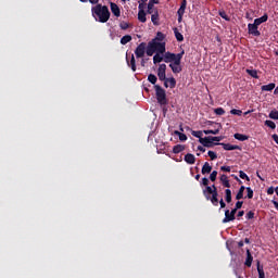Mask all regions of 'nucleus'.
Instances as JSON below:
<instances>
[{"mask_svg": "<svg viewBox=\"0 0 278 278\" xmlns=\"http://www.w3.org/2000/svg\"><path fill=\"white\" fill-rule=\"evenodd\" d=\"M265 125H266V127H269L270 129L277 128V124H275V122H273L270 119L265 121Z\"/></svg>", "mask_w": 278, "mask_h": 278, "instance_id": "obj_41", "label": "nucleus"}, {"mask_svg": "<svg viewBox=\"0 0 278 278\" xmlns=\"http://www.w3.org/2000/svg\"><path fill=\"white\" fill-rule=\"evenodd\" d=\"M127 60V64H128V66H130V68H131V71L134 72V73H136V56H134V54H131V59H130V61L128 60V59H126Z\"/></svg>", "mask_w": 278, "mask_h": 278, "instance_id": "obj_21", "label": "nucleus"}, {"mask_svg": "<svg viewBox=\"0 0 278 278\" xmlns=\"http://www.w3.org/2000/svg\"><path fill=\"white\" fill-rule=\"evenodd\" d=\"M148 81H150V84L155 86V84H157V76H155V74L148 75Z\"/></svg>", "mask_w": 278, "mask_h": 278, "instance_id": "obj_37", "label": "nucleus"}, {"mask_svg": "<svg viewBox=\"0 0 278 278\" xmlns=\"http://www.w3.org/2000/svg\"><path fill=\"white\" fill-rule=\"evenodd\" d=\"M267 194H275V188L274 187H269L267 189Z\"/></svg>", "mask_w": 278, "mask_h": 278, "instance_id": "obj_58", "label": "nucleus"}, {"mask_svg": "<svg viewBox=\"0 0 278 278\" xmlns=\"http://www.w3.org/2000/svg\"><path fill=\"white\" fill-rule=\"evenodd\" d=\"M198 151H201V153H205V148H203L202 146H199Z\"/></svg>", "mask_w": 278, "mask_h": 278, "instance_id": "obj_63", "label": "nucleus"}, {"mask_svg": "<svg viewBox=\"0 0 278 278\" xmlns=\"http://www.w3.org/2000/svg\"><path fill=\"white\" fill-rule=\"evenodd\" d=\"M261 89L263 90V92H270V91L275 90V83H270L268 85H263L261 87Z\"/></svg>", "mask_w": 278, "mask_h": 278, "instance_id": "obj_25", "label": "nucleus"}, {"mask_svg": "<svg viewBox=\"0 0 278 278\" xmlns=\"http://www.w3.org/2000/svg\"><path fill=\"white\" fill-rule=\"evenodd\" d=\"M219 16L224 18V21H229V15L225 11L219 12Z\"/></svg>", "mask_w": 278, "mask_h": 278, "instance_id": "obj_52", "label": "nucleus"}, {"mask_svg": "<svg viewBox=\"0 0 278 278\" xmlns=\"http://www.w3.org/2000/svg\"><path fill=\"white\" fill-rule=\"evenodd\" d=\"M157 77L160 81H164L166 79V64H160L157 68Z\"/></svg>", "mask_w": 278, "mask_h": 278, "instance_id": "obj_9", "label": "nucleus"}, {"mask_svg": "<svg viewBox=\"0 0 278 278\" xmlns=\"http://www.w3.org/2000/svg\"><path fill=\"white\" fill-rule=\"evenodd\" d=\"M257 271H258V278H266V276L264 274V268L258 266Z\"/></svg>", "mask_w": 278, "mask_h": 278, "instance_id": "obj_51", "label": "nucleus"}, {"mask_svg": "<svg viewBox=\"0 0 278 278\" xmlns=\"http://www.w3.org/2000/svg\"><path fill=\"white\" fill-rule=\"evenodd\" d=\"M271 203L274 204V206L276 207V210L278 211V202L273 200Z\"/></svg>", "mask_w": 278, "mask_h": 278, "instance_id": "obj_64", "label": "nucleus"}, {"mask_svg": "<svg viewBox=\"0 0 278 278\" xmlns=\"http://www.w3.org/2000/svg\"><path fill=\"white\" fill-rule=\"evenodd\" d=\"M164 81V86L166 88H175V86H177V80L175 79V77H170V78H165Z\"/></svg>", "mask_w": 278, "mask_h": 278, "instance_id": "obj_13", "label": "nucleus"}, {"mask_svg": "<svg viewBox=\"0 0 278 278\" xmlns=\"http://www.w3.org/2000/svg\"><path fill=\"white\" fill-rule=\"evenodd\" d=\"M214 113L217 115V116H223L225 114V109L223 108H217L214 110Z\"/></svg>", "mask_w": 278, "mask_h": 278, "instance_id": "obj_45", "label": "nucleus"}, {"mask_svg": "<svg viewBox=\"0 0 278 278\" xmlns=\"http://www.w3.org/2000/svg\"><path fill=\"white\" fill-rule=\"evenodd\" d=\"M187 5H188V0H181L180 8L177 11L178 23H181V21H184V14H186Z\"/></svg>", "mask_w": 278, "mask_h": 278, "instance_id": "obj_6", "label": "nucleus"}, {"mask_svg": "<svg viewBox=\"0 0 278 278\" xmlns=\"http://www.w3.org/2000/svg\"><path fill=\"white\" fill-rule=\"evenodd\" d=\"M119 27H121V29H123V30L129 29V23H127V22H121V23H119Z\"/></svg>", "mask_w": 278, "mask_h": 278, "instance_id": "obj_50", "label": "nucleus"}, {"mask_svg": "<svg viewBox=\"0 0 278 278\" xmlns=\"http://www.w3.org/2000/svg\"><path fill=\"white\" fill-rule=\"evenodd\" d=\"M175 38L178 42H184V35L179 33V29L174 28Z\"/></svg>", "mask_w": 278, "mask_h": 278, "instance_id": "obj_32", "label": "nucleus"}, {"mask_svg": "<svg viewBox=\"0 0 278 278\" xmlns=\"http://www.w3.org/2000/svg\"><path fill=\"white\" fill-rule=\"evenodd\" d=\"M166 38V35H164L162 31L156 33V37L152 40H155V42H163V40Z\"/></svg>", "mask_w": 278, "mask_h": 278, "instance_id": "obj_34", "label": "nucleus"}, {"mask_svg": "<svg viewBox=\"0 0 278 278\" xmlns=\"http://www.w3.org/2000/svg\"><path fill=\"white\" fill-rule=\"evenodd\" d=\"M218 192V189L216 187H214V189H212V187H205V189H203V195L205 197L206 201H210V198L213 197V194H216Z\"/></svg>", "mask_w": 278, "mask_h": 278, "instance_id": "obj_7", "label": "nucleus"}, {"mask_svg": "<svg viewBox=\"0 0 278 278\" xmlns=\"http://www.w3.org/2000/svg\"><path fill=\"white\" fill-rule=\"evenodd\" d=\"M169 68H172V72L175 74H179L182 71L181 64L176 65L175 63H170Z\"/></svg>", "mask_w": 278, "mask_h": 278, "instance_id": "obj_23", "label": "nucleus"}, {"mask_svg": "<svg viewBox=\"0 0 278 278\" xmlns=\"http://www.w3.org/2000/svg\"><path fill=\"white\" fill-rule=\"evenodd\" d=\"M185 162H186L187 164H194V162H197V157H195L194 154H192V153H187V154L185 155Z\"/></svg>", "mask_w": 278, "mask_h": 278, "instance_id": "obj_17", "label": "nucleus"}, {"mask_svg": "<svg viewBox=\"0 0 278 278\" xmlns=\"http://www.w3.org/2000/svg\"><path fill=\"white\" fill-rule=\"evenodd\" d=\"M237 212H238V208H232L231 211H230V215L231 216H236V214H237Z\"/></svg>", "mask_w": 278, "mask_h": 278, "instance_id": "obj_59", "label": "nucleus"}, {"mask_svg": "<svg viewBox=\"0 0 278 278\" xmlns=\"http://www.w3.org/2000/svg\"><path fill=\"white\" fill-rule=\"evenodd\" d=\"M257 24L253 23V24H248V33L251 36H256L260 37L262 36V33H260V30L257 29Z\"/></svg>", "mask_w": 278, "mask_h": 278, "instance_id": "obj_8", "label": "nucleus"}, {"mask_svg": "<svg viewBox=\"0 0 278 278\" xmlns=\"http://www.w3.org/2000/svg\"><path fill=\"white\" fill-rule=\"evenodd\" d=\"M245 190L248 192L245 199H253V189H251V187H247Z\"/></svg>", "mask_w": 278, "mask_h": 278, "instance_id": "obj_46", "label": "nucleus"}, {"mask_svg": "<svg viewBox=\"0 0 278 278\" xmlns=\"http://www.w3.org/2000/svg\"><path fill=\"white\" fill-rule=\"evenodd\" d=\"M128 42H131V35H125L121 38V45H127Z\"/></svg>", "mask_w": 278, "mask_h": 278, "instance_id": "obj_38", "label": "nucleus"}, {"mask_svg": "<svg viewBox=\"0 0 278 278\" xmlns=\"http://www.w3.org/2000/svg\"><path fill=\"white\" fill-rule=\"evenodd\" d=\"M242 216H244V211H239L237 217L242 218Z\"/></svg>", "mask_w": 278, "mask_h": 278, "instance_id": "obj_60", "label": "nucleus"}, {"mask_svg": "<svg viewBox=\"0 0 278 278\" xmlns=\"http://www.w3.org/2000/svg\"><path fill=\"white\" fill-rule=\"evenodd\" d=\"M185 54H186V51L184 50L178 54L174 53V56L172 58V64L179 66V64H181V60L184 59Z\"/></svg>", "mask_w": 278, "mask_h": 278, "instance_id": "obj_10", "label": "nucleus"}, {"mask_svg": "<svg viewBox=\"0 0 278 278\" xmlns=\"http://www.w3.org/2000/svg\"><path fill=\"white\" fill-rule=\"evenodd\" d=\"M210 173H212V165L205 162L202 166V175H210Z\"/></svg>", "mask_w": 278, "mask_h": 278, "instance_id": "obj_22", "label": "nucleus"}, {"mask_svg": "<svg viewBox=\"0 0 278 278\" xmlns=\"http://www.w3.org/2000/svg\"><path fill=\"white\" fill-rule=\"evenodd\" d=\"M216 177H218V172L213 170L210 175V180L211 181H216Z\"/></svg>", "mask_w": 278, "mask_h": 278, "instance_id": "obj_49", "label": "nucleus"}, {"mask_svg": "<svg viewBox=\"0 0 278 278\" xmlns=\"http://www.w3.org/2000/svg\"><path fill=\"white\" fill-rule=\"evenodd\" d=\"M207 155H208V157H211L212 161L217 160V157H218V155L216 154V152H214V151H212V150H210V151L207 152Z\"/></svg>", "mask_w": 278, "mask_h": 278, "instance_id": "obj_47", "label": "nucleus"}, {"mask_svg": "<svg viewBox=\"0 0 278 278\" xmlns=\"http://www.w3.org/2000/svg\"><path fill=\"white\" fill-rule=\"evenodd\" d=\"M156 101L160 105H167L168 99H166V90L160 85L154 86Z\"/></svg>", "mask_w": 278, "mask_h": 278, "instance_id": "obj_3", "label": "nucleus"}, {"mask_svg": "<svg viewBox=\"0 0 278 278\" xmlns=\"http://www.w3.org/2000/svg\"><path fill=\"white\" fill-rule=\"evenodd\" d=\"M200 144L206 147V149H212V147H216L220 143L214 142L212 136L200 138Z\"/></svg>", "mask_w": 278, "mask_h": 278, "instance_id": "obj_4", "label": "nucleus"}, {"mask_svg": "<svg viewBox=\"0 0 278 278\" xmlns=\"http://www.w3.org/2000/svg\"><path fill=\"white\" fill-rule=\"evenodd\" d=\"M174 134L175 136H178L180 142H186V140H188V136H186L184 132H180L179 130H175Z\"/></svg>", "mask_w": 278, "mask_h": 278, "instance_id": "obj_30", "label": "nucleus"}, {"mask_svg": "<svg viewBox=\"0 0 278 278\" xmlns=\"http://www.w3.org/2000/svg\"><path fill=\"white\" fill-rule=\"evenodd\" d=\"M247 220H253L255 218V212L249 211L245 215Z\"/></svg>", "mask_w": 278, "mask_h": 278, "instance_id": "obj_44", "label": "nucleus"}, {"mask_svg": "<svg viewBox=\"0 0 278 278\" xmlns=\"http://www.w3.org/2000/svg\"><path fill=\"white\" fill-rule=\"evenodd\" d=\"M138 21L140 23H147V12H144V10H139V12H138Z\"/></svg>", "mask_w": 278, "mask_h": 278, "instance_id": "obj_24", "label": "nucleus"}, {"mask_svg": "<svg viewBox=\"0 0 278 278\" xmlns=\"http://www.w3.org/2000/svg\"><path fill=\"white\" fill-rule=\"evenodd\" d=\"M164 62L165 64H173V58H174V53L172 52H164Z\"/></svg>", "mask_w": 278, "mask_h": 278, "instance_id": "obj_20", "label": "nucleus"}, {"mask_svg": "<svg viewBox=\"0 0 278 278\" xmlns=\"http://www.w3.org/2000/svg\"><path fill=\"white\" fill-rule=\"evenodd\" d=\"M214 140V142H217L218 144H220L219 142L223 140V136H219V137H212Z\"/></svg>", "mask_w": 278, "mask_h": 278, "instance_id": "obj_56", "label": "nucleus"}, {"mask_svg": "<svg viewBox=\"0 0 278 278\" xmlns=\"http://www.w3.org/2000/svg\"><path fill=\"white\" fill-rule=\"evenodd\" d=\"M151 21L153 25H160V13L157 12V10L154 13H152Z\"/></svg>", "mask_w": 278, "mask_h": 278, "instance_id": "obj_27", "label": "nucleus"}, {"mask_svg": "<svg viewBox=\"0 0 278 278\" xmlns=\"http://www.w3.org/2000/svg\"><path fill=\"white\" fill-rule=\"evenodd\" d=\"M245 73L250 75V77H253L254 79H260V76L257 75V70H245Z\"/></svg>", "mask_w": 278, "mask_h": 278, "instance_id": "obj_35", "label": "nucleus"}, {"mask_svg": "<svg viewBox=\"0 0 278 278\" xmlns=\"http://www.w3.org/2000/svg\"><path fill=\"white\" fill-rule=\"evenodd\" d=\"M202 186H206V187H208L210 186V179H207V178H202Z\"/></svg>", "mask_w": 278, "mask_h": 278, "instance_id": "obj_55", "label": "nucleus"}, {"mask_svg": "<svg viewBox=\"0 0 278 278\" xmlns=\"http://www.w3.org/2000/svg\"><path fill=\"white\" fill-rule=\"evenodd\" d=\"M269 118H271V121H278V111L277 110L270 111Z\"/></svg>", "mask_w": 278, "mask_h": 278, "instance_id": "obj_42", "label": "nucleus"}, {"mask_svg": "<svg viewBox=\"0 0 278 278\" xmlns=\"http://www.w3.org/2000/svg\"><path fill=\"white\" fill-rule=\"evenodd\" d=\"M111 12L118 18V16H121V8H118V4L111 2Z\"/></svg>", "mask_w": 278, "mask_h": 278, "instance_id": "obj_15", "label": "nucleus"}, {"mask_svg": "<svg viewBox=\"0 0 278 278\" xmlns=\"http://www.w3.org/2000/svg\"><path fill=\"white\" fill-rule=\"evenodd\" d=\"M274 142H276V144H278V136L275 134L271 136Z\"/></svg>", "mask_w": 278, "mask_h": 278, "instance_id": "obj_62", "label": "nucleus"}, {"mask_svg": "<svg viewBox=\"0 0 278 278\" xmlns=\"http://www.w3.org/2000/svg\"><path fill=\"white\" fill-rule=\"evenodd\" d=\"M181 151H186V146L184 144L174 146L173 153L177 154V153H181Z\"/></svg>", "mask_w": 278, "mask_h": 278, "instance_id": "obj_29", "label": "nucleus"}, {"mask_svg": "<svg viewBox=\"0 0 278 278\" xmlns=\"http://www.w3.org/2000/svg\"><path fill=\"white\" fill-rule=\"evenodd\" d=\"M91 14L96 21L99 23H108L110 21V9L108 5L103 4H96L94 7L91 8Z\"/></svg>", "mask_w": 278, "mask_h": 278, "instance_id": "obj_1", "label": "nucleus"}, {"mask_svg": "<svg viewBox=\"0 0 278 278\" xmlns=\"http://www.w3.org/2000/svg\"><path fill=\"white\" fill-rule=\"evenodd\" d=\"M225 194H226V197H225L226 203H231V200H232V198H231V190L230 189H226L225 190Z\"/></svg>", "mask_w": 278, "mask_h": 278, "instance_id": "obj_40", "label": "nucleus"}, {"mask_svg": "<svg viewBox=\"0 0 278 278\" xmlns=\"http://www.w3.org/2000/svg\"><path fill=\"white\" fill-rule=\"evenodd\" d=\"M220 170H223V173H231V167L230 166H222Z\"/></svg>", "mask_w": 278, "mask_h": 278, "instance_id": "obj_54", "label": "nucleus"}, {"mask_svg": "<svg viewBox=\"0 0 278 278\" xmlns=\"http://www.w3.org/2000/svg\"><path fill=\"white\" fill-rule=\"evenodd\" d=\"M162 55H164V53L156 52L155 55L153 56V63L160 64V62H164V58Z\"/></svg>", "mask_w": 278, "mask_h": 278, "instance_id": "obj_28", "label": "nucleus"}, {"mask_svg": "<svg viewBox=\"0 0 278 278\" xmlns=\"http://www.w3.org/2000/svg\"><path fill=\"white\" fill-rule=\"evenodd\" d=\"M155 3H157L156 0H150L148 3V14H153V8L155 5Z\"/></svg>", "mask_w": 278, "mask_h": 278, "instance_id": "obj_33", "label": "nucleus"}, {"mask_svg": "<svg viewBox=\"0 0 278 278\" xmlns=\"http://www.w3.org/2000/svg\"><path fill=\"white\" fill-rule=\"evenodd\" d=\"M92 5H99V0H89Z\"/></svg>", "mask_w": 278, "mask_h": 278, "instance_id": "obj_61", "label": "nucleus"}, {"mask_svg": "<svg viewBox=\"0 0 278 278\" xmlns=\"http://www.w3.org/2000/svg\"><path fill=\"white\" fill-rule=\"evenodd\" d=\"M235 140H239V142H244L245 140H249V136L237 132L233 135Z\"/></svg>", "mask_w": 278, "mask_h": 278, "instance_id": "obj_19", "label": "nucleus"}, {"mask_svg": "<svg viewBox=\"0 0 278 278\" xmlns=\"http://www.w3.org/2000/svg\"><path fill=\"white\" fill-rule=\"evenodd\" d=\"M191 135H192L194 138H199V140H201V138H203V130H192V131H191Z\"/></svg>", "mask_w": 278, "mask_h": 278, "instance_id": "obj_39", "label": "nucleus"}, {"mask_svg": "<svg viewBox=\"0 0 278 278\" xmlns=\"http://www.w3.org/2000/svg\"><path fill=\"white\" fill-rule=\"evenodd\" d=\"M208 201H211V203L217 207L218 205V192L214 193L213 195L210 197Z\"/></svg>", "mask_w": 278, "mask_h": 278, "instance_id": "obj_31", "label": "nucleus"}, {"mask_svg": "<svg viewBox=\"0 0 278 278\" xmlns=\"http://www.w3.org/2000/svg\"><path fill=\"white\" fill-rule=\"evenodd\" d=\"M219 146L223 147L225 151H242L240 146H233L231 143H219Z\"/></svg>", "mask_w": 278, "mask_h": 278, "instance_id": "obj_11", "label": "nucleus"}, {"mask_svg": "<svg viewBox=\"0 0 278 278\" xmlns=\"http://www.w3.org/2000/svg\"><path fill=\"white\" fill-rule=\"evenodd\" d=\"M230 114H233L235 116H242V110L232 109Z\"/></svg>", "mask_w": 278, "mask_h": 278, "instance_id": "obj_48", "label": "nucleus"}, {"mask_svg": "<svg viewBox=\"0 0 278 278\" xmlns=\"http://www.w3.org/2000/svg\"><path fill=\"white\" fill-rule=\"evenodd\" d=\"M147 53V42H141L135 50L136 58L140 59Z\"/></svg>", "mask_w": 278, "mask_h": 278, "instance_id": "obj_5", "label": "nucleus"}, {"mask_svg": "<svg viewBox=\"0 0 278 278\" xmlns=\"http://www.w3.org/2000/svg\"><path fill=\"white\" fill-rule=\"evenodd\" d=\"M220 210H224V207H227V204L225 203V200H219Z\"/></svg>", "mask_w": 278, "mask_h": 278, "instance_id": "obj_57", "label": "nucleus"}, {"mask_svg": "<svg viewBox=\"0 0 278 278\" xmlns=\"http://www.w3.org/2000/svg\"><path fill=\"white\" fill-rule=\"evenodd\" d=\"M233 220H236V216H232V215H231V212H230L229 210H226V211H225V217H224V219L222 220V223H224V225H225V224L231 223V222H233Z\"/></svg>", "mask_w": 278, "mask_h": 278, "instance_id": "obj_14", "label": "nucleus"}, {"mask_svg": "<svg viewBox=\"0 0 278 278\" xmlns=\"http://www.w3.org/2000/svg\"><path fill=\"white\" fill-rule=\"evenodd\" d=\"M220 181L224 188H231V184H229V178L227 177V175L223 174L220 176Z\"/></svg>", "mask_w": 278, "mask_h": 278, "instance_id": "obj_18", "label": "nucleus"}, {"mask_svg": "<svg viewBox=\"0 0 278 278\" xmlns=\"http://www.w3.org/2000/svg\"><path fill=\"white\" fill-rule=\"evenodd\" d=\"M242 205H244V202H243V201H238V202L235 204V208H236V210H242Z\"/></svg>", "mask_w": 278, "mask_h": 278, "instance_id": "obj_53", "label": "nucleus"}, {"mask_svg": "<svg viewBox=\"0 0 278 278\" xmlns=\"http://www.w3.org/2000/svg\"><path fill=\"white\" fill-rule=\"evenodd\" d=\"M146 53L149 58L154 53H166V42H160L152 39L147 45Z\"/></svg>", "mask_w": 278, "mask_h": 278, "instance_id": "obj_2", "label": "nucleus"}, {"mask_svg": "<svg viewBox=\"0 0 278 278\" xmlns=\"http://www.w3.org/2000/svg\"><path fill=\"white\" fill-rule=\"evenodd\" d=\"M244 266H247L248 268H251V266H253V254H251V250L249 249H247Z\"/></svg>", "mask_w": 278, "mask_h": 278, "instance_id": "obj_12", "label": "nucleus"}, {"mask_svg": "<svg viewBox=\"0 0 278 278\" xmlns=\"http://www.w3.org/2000/svg\"><path fill=\"white\" fill-rule=\"evenodd\" d=\"M244 190H247V187H244V186H241V187L239 188V191H238V193L236 194V200H237V201H240L241 199H244Z\"/></svg>", "mask_w": 278, "mask_h": 278, "instance_id": "obj_26", "label": "nucleus"}, {"mask_svg": "<svg viewBox=\"0 0 278 278\" xmlns=\"http://www.w3.org/2000/svg\"><path fill=\"white\" fill-rule=\"evenodd\" d=\"M203 134H205V136H210V134H212L213 136H218V134H220V129H207V130H203Z\"/></svg>", "mask_w": 278, "mask_h": 278, "instance_id": "obj_36", "label": "nucleus"}, {"mask_svg": "<svg viewBox=\"0 0 278 278\" xmlns=\"http://www.w3.org/2000/svg\"><path fill=\"white\" fill-rule=\"evenodd\" d=\"M239 177L241 179H245V181H251V178H249V175H247V173H244L243 170L239 172Z\"/></svg>", "mask_w": 278, "mask_h": 278, "instance_id": "obj_43", "label": "nucleus"}, {"mask_svg": "<svg viewBox=\"0 0 278 278\" xmlns=\"http://www.w3.org/2000/svg\"><path fill=\"white\" fill-rule=\"evenodd\" d=\"M266 21H268V14L265 13L263 16L255 18L254 20V24L260 27V25H262V23H266Z\"/></svg>", "mask_w": 278, "mask_h": 278, "instance_id": "obj_16", "label": "nucleus"}]
</instances>
